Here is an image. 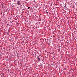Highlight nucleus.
Instances as JSON below:
<instances>
[{"label": "nucleus", "mask_w": 77, "mask_h": 77, "mask_svg": "<svg viewBox=\"0 0 77 77\" xmlns=\"http://www.w3.org/2000/svg\"><path fill=\"white\" fill-rule=\"evenodd\" d=\"M17 5H20V0L17 1Z\"/></svg>", "instance_id": "nucleus-1"}, {"label": "nucleus", "mask_w": 77, "mask_h": 77, "mask_svg": "<svg viewBox=\"0 0 77 77\" xmlns=\"http://www.w3.org/2000/svg\"><path fill=\"white\" fill-rule=\"evenodd\" d=\"M37 59L38 60V61H39L41 60V59H40V58H39V57L37 56Z\"/></svg>", "instance_id": "nucleus-2"}, {"label": "nucleus", "mask_w": 77, "mask_h": 77, "mask_svg": "<svg viewBox=\"0 0 77 77\" xmlns=\"http://www.w3.org/2000/svg\"><path fill=\"white\" fill-rule=\"evenodd\" d=\"M0 77H3V75H2L0 74Z\"/></svg>", "instance_id": "nucleus-3"}, {"label": "nucleus", "mask_w": 77, "mask_h": 77, "mask_svg": "<svg viewBox=\"0 0 77 77\" xmlns=\"http://www.w3.org/2000/svg\"><path fill=\"white\" fill-rule=\"evenodd\" d=\"M28 9H30V7H28Z\"/></svg>", "instance_id": "nucleus-4"}, {"label": "nucleus", "mask_w": 77, "mask_h": 77, "mask_svg": "<svg viewBox=\"0 0 77 77\" xmlns=\"http://www.w3.org/2000/svg\"><path fill=\"white\" fill-rule=\"evenodd\" d=\"M46 13H47V14H48V13L47 12V11H46Z\"/></svg>", "instance_id": "nucleus-5"}, {"label": "nucleus", "mask_w": 77, "mask_h": 77, "mask_svg": "<svg viewBox=\"0 0 77 77\" xmlns=\"http://www.w3.org/2000/svg\"><path fill=\"white\" fill-rule=\"evenodd\" d=\"M7 25V26H9V24H8Z\"/></svg>", "instance_id": "nucleus-6"}]
</instances>
